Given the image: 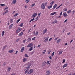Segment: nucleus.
I'll return each mask as SVG.
<instances>
[{"label": "nucleus", "mask_w": 75, "mask_h": 75, "mask_svg": "<svg viewBox=\"0 0 75 75\" xmlns=\"http://www.w3.org/2000/svg\"><path fill=\"white\" fill-rule=\"evenodd\" d=\"M8 7H6L5 8L4 10H7V9H8Z\"/></svg>", "instance_id": "3c124183"}, {"label": "nucleus", "mask_w": 75, "mask_h": 75, "mask_svg": "<svg viewBox=\"0 0 75 75\" xmlns=\"http://www.w3.org/2000/svg\"><path fill=\"white\" fill-rule=\"evenodd\" d=\"M0 6H6V5L4 4H1Z\"/></svg>", "instance_id": "a18cd8bd"}, {"label": "nucleus", "mask_w": 75, "mask_h": 75, "mask_svg": "<svg viewBox=\"0 0 75 75\" xmlns=\"http://www.w3.org/2000/svg\"><path fill=\"white\" fill-rule=\"evenodd\" d=\"M33 69H31L29 70V72H28V75H30V74H31L32 73H33Z\"/></svg>", "instance_id": "20e7f679"}, {"label": "nucleus", "mask_w": 75, "mask_h": 75, "mask_svg": "<svg viewBox=\"0 0 75 75\" xmlns=\"http://www.w3.org/2000/svg\"><path fill=\"white\" fill-rule=\"evenodd\" d=\"M63 16L64 17H66L68 16V15L66 13H64L63 14Z\"/></svg>", "instance_id": "39448f33"}, {"label": "nucleus", "mask_w": 75, "mask_h": 75, "mask_svg": "<svg viewBox=\"0 0 75 75\" xmlns=\"http://www.w3.org/2000/svg\"><path fill=\"white\" fill-rule=\"evenodd\" d=\"M23 62H25V61H27V58H24L23 59Z\"/></svg>", "instance_id": "5701e85b"}, {"label": "nucleus", "mask_w": 75, "mask_h": 75, "mask_svg": "<svg viewBox=\"0 0 75 75\" xmlns=\"http://www.w3.org/2000/svg\"><path fill=\"white\" fill-rule=\"evenodd\" d=\"M28 71H29V69H28L27 70L25 73V74H27V72H28Z\"/></svg>", "instance_id": "cd10ccee"}, {"label": "nucleus", "mask_w": 75, "mask_h": 75, "mask_svg": "<svg viewBox=\"0 0 75 75\" xmlns=\"http://www.w3.org/2000/svg\"><path fill=\"white\" fill-rule=\"evenodd\" d=\"M70 32L68 33L67 34V35H69V34H70Z\"/></svg>", "instance_id": "338daca9"}, {"label": "nucleus", "mask_w": 75, "mask_h": 75, "mask_svg": "<svg viewBox=\"0 0 75 75\" xmlns=\"http://www.w3.org/2000/svg\"><path fill=\"white\" fill-rule=\"evenodd\" d=\"M11 75H15V74L14 73H13Z\"/></svg>", "instance_id": "774afa93"}, {"label": "nucleus", "mask_w": 75, "mask_h": 75, "mask_svg": "<svg viewBox=\"0 0 75 75\" xmlns=\"http://www.w3.org/2000/svg\"><path fill=\"white\" fill-rule=\"evenodd\" d=\"M27 6L26 5H25V8H27Z\"/></svg>", "instance_id": "052dcab7"}, {"label": "nucleus", "mask_w": 75, "mask_h": 75, "mask_svg": "<svg viewBox=\"0 0 75 75\" xmlns=\"http://www.w3.org/2000/svg\"><path fill=\"white\" fill-rule=\"evenodd\" d=\"M45 63H46V62H44L43 63V65H44L45 64Z\"/></svg>", "instance_id": "49530a36"}, {"label": "nucleus", "mask_w": 75, "mask_h": 75, "mask_svg": "<svg viewBox=\"0 0 75 75\" xmlns=\"http://www.w3.org/2000/svg\"><path fill=\"white\" fill-rule=\"evenodd\" d=\"M56 13V12L52 13H51V16H53V15H54V14H55Z\"/></svg>", "instance_id": "4be33fe9"}, {"label": "nucleus", "mask_w": 75, "mask_h": 75, "mask_svg": "<svg viewBox=\"0 0 75 75\" xmlns=\"http://www.w3.org/2000/svg\"><path fill=\"white\" fill-rule=\"evenodd\" d=\"M25 57H28V55H27V54H25Z\"/></svg>", "instance_id": "13d9d810"}, {"label": "nucleus", "mask_w": 75, "mask_h": 75, "mask_svg": "<svg viewBox=\"0 0 75 75\" xmlns=\"http://www.w3.org/2000/svg\"><path fill=\"white\" fill-rule=\"evenodd\" d=\"M46 52V50H44L43 51V54H45V53Z\"/></svg>", "instance_id": "ea45409f"}, {"label": "nucleus", "mask_w": 75, "mask_h": 75, "mask_svg": "<svg viewBox=\"0 0 75 75\" xmlns=\"http://www.w3.org/2000/svg\"><path fill=\"white\" fill-rule=\"evenodd\" d=\"M68 21V20L67 19H66L64 21V23H65L66 22H67Z\"/></svg>", "instance_id": "680f3d73"}, {"label": "nucleus", "mask_w": 75, "mask_h": 75, "mask_svg": "<svg viewBox=\"0 0 75 75\" xmlns=\"http://www.w3.org/2000/svg\"><path fill=\"white\" fill-rule=\"evenodd\" d=\"M34 53V51L32 52L31 53V55H33Z\"/></svg>", "instance_id": "de8ad7c7"}, {"label": "nucleus", "mask_w": 75, "mask_h": 75, "mask_svg": "<svg viewBox=\"0 0 75 75\" xmlns=\"http://www.w3.org/2000/svg\"><path fill=\"white\" fill-rule=\"evenodd\" d=\"M46 64L47 65H50V61H47Z\"/></svg>", "instance_id": "bb28decb"}, {"label": "nucleus", "mask_w": 75, "mask_h": 75, "mask_svg": "<svg viewBox=\"0 0 75 75\" xmlns=\"http://www.w3.org/2000/svg\"><path fill=\"white\" fill-rule=\"evenodd\" d=\"M20 21V19H19L16 22L17 23H18Z\"/></svg>", "instance_id": "a19ab883"}, {"label": "nucleus", "mask_w": 75, "mask_h": 75, "mask_svg": "<svg viewBox=\"0 0 75 75\" xmlns=\"http://www.w3.org/2000/svg\"><path fill=\"white\" fill-rule=\"evenodd\" d=\"M6 65V63H4L3 64V66H5Z\"/></svg>", "instance_id": "09e8293b"}, {"label": "nucleus", "mask_w": 75, "mask_h": 75, "mask_svg": "<svg viewBox=\"0 0 75 75\" xmlns=\"http://www.w3.org/2000/svg\"><path fill=\"white\" fill-rule=\"evenodd\" d=\"M60 41H61V39H58L57 40V43H59V42Z\"/></svg>", "instance_id": "a211bd4d"}, {"label": "nucleus", "mask_w": 75, "mask_h": 75, "mask_svg": "<svg viewBox=\"0 0 75 75\" xmlns=\"http://www.w3.org/2000/svg\"><path fill=\"white\" fill-rule=\"evenodd\" d=\"M67 11V8L65 9V10H64V11Z\"/></svg>", "instance_id": "0e129e2a"}, {"label": "nucleus", "mask_w": 75, "mask_h": 75, "mask_svg": "<svg viewBox=\"0 0 75 75\" xmlns=\"http://www.w3.org/2000/svg\"><path fill=\"white\" fill-rule=\"evenodd\" d=\"M10 69H11V68H10V67H9V68H8L7 69V71H8V72H9L10 71Z\"/></svg>", "instance_id": "c756f323"}, {"label": "nucleus", "mask_w": 75, "mask_h": 75, "mask_svg": "<svg viewBox=\"0 0 75 75\" xmlns=\"http://www.w3.org/2000/svg\"><path fill=\"white\" fill-rule=\"evenodd\" d=\"M24 47H23L21 49V50H20V52H23V51H24Z\"/></svg>", "instance_id": "9b49d317"}, {"label": "nucleus", "mask_w": 75, "mask_h": 75, "mask_svg": "<svg viewBox=\"0 0 75 75\" xmlns=\"http://www.w3.org/2000/svg\"><path fill=\"white\" fill-rule=\"evenodd\" d=\"M47 31V30L46 29L44 30H43V34H45V33H46V32Z\"/></svg>", "instance_id": "2eb2a0df"}, {"label": "nucleus", "mask_w": 75, "mask_h": 75, "mask_svg": "<svg viewBox=\"0 0 75 75\" xmlns=\"http://www.w3.org/2000/svg\"><path fill=\"white\" fill-rule=\"evenodd\" d=\"M52 38H50L49 40V41H51V40H52Z\"/></svg>", "instance_id": "6e6d98bb"}, {"label": "nucleus", "mask_w": 75, "mask_h": 75, "mask_svg": "<svg viewBox=\"0 0 75 75\" xmlns=\"http://www.w3.org/2000/svg\"><path fill=\"white\" fill-rule=\"evenodd\" d=\"M18 52V51H16L15 54H17Z\"/></svg>", "instance_id": "69168bd1"}, {"label": "nucleus", "mask_w": 75, "mask_h": 75, "mask_svg": "<svg viewBox=\"0 0 75 75\" xmlns=\"http://www.w3.org/2000/svg\"><path fill=\"white\" fill-rule=\"evenodd\" d=\"M54 54H55V52H54L51 54L52 57H53L54 55Z\"/></svg>", "instance_id": "2f4dec72"}, {"label": "nucleus", "mask_w": 75, "mask_h": 75, "mask_svg": "<svg viewBox=\"0 0 75 75\" xmlns=\"http://www.w3.org/2000/svg\"><path fill=\"white\" fill-rule=\"evenodd\" d=\"M25 41H26V39H25V40H24L23 42H24H24H25Z\"/></svg>", "instance_id": "603ef678"}, {"label": "nucleus", "mask_w": 75, "mask_h": 75, "mask_svg": "<svg viewBox=\"0 0 75 75\" xmlns=\"http://www.w3.org/2000/svg\"><path fill=\"white\" fill-rule=\"evenodd\" d=\"M34 19H32L30 20V21H29V23H31L32 21H34Z\"/></svg>", "instance_id": "79ce46f5"}, {"label": "nucleus", "mask_w": 75, "mask_h": 75, "mask_svg": "<svg viewBox=\"0 0 75 75\" xmlns=\"http://www.w3.org/2000/svg\"><path fill=\"white\" fill-rule=\"evenodd\" d=\"M4 34V31H3L2 32V37H3V36Z\"/></svg>", "instance_id": "c85d7f7f"}, {"label": "nucleus", "mask_w": 75, "mask_h": 75, "mask_svg": "<svg viewBox=\"0 0 75 75\" xmlns=\"http://www.w3.org/2000/svg\"><path fill=\"white\" fill-rule=\"evenodd\" d=\"M18 41H19V39H18L16 40V42H18Z\"/></svg>", "instance_id": "4d7b16f0"}, {"label": "nucleus", "mask_w": 75, "mask_h": 75, "mask_svg": "<svg viewBox=\"0 0 75 75\" xmlns=\"http://www.w3.org/2000/svg\"><path fill=\"white\" fill-rule=\"evenodd\" d=\"M46 74H50V71H46Z\"/></svg>", "instance_id": "393cba45"}, {"label": "nucleus", "mask_w": 75, "mask_h": 75, "mask_svg": "<svg viewBox=\"0 0 75 75\" xmlns=\"http://www.w3.org/2000/svg\"><path fill=\"white\" fill-rule=\"evenodd\" d=\"M29 1H30V0H26L25 1V2H26L27 3H28Z\"/></svg>", "instance_id": "72a5a7b5"}, {"label": "nucleus", "mask_w": 75, "mask_h": 75, "mask_svg": "<svg viewBox=\"0 0 75 75\" xmlns=\"http://www.w3.org/2000/svg\"><path fill=\"white\" fill-rule=\"evenodd\" d=\"M23 34V32H21L19 34L18 36H22Z\"/></svg>", "instance_id": "ddd939ff"}, {"label": "nucleus", "mask_w": 75, "mask_h": 75, "mask_svg": "<svg viewBox=\"0 0 75 75\" xmlns=\"http://www.w3.org/2000/svg\"><path fill=\"white\" fill-rule=\"evenodd\" d=\"M52 58V57L51 56H50L49 57V58L50 59H52L51 58Z\"/></svg>", "instance_id": "8fccbe9b"}, {"label": "nucleus", "mask_w": 75, "mask_h": 75, "mask_svg": "<svg viewBox=\"0 0 75 75\" xmlns=\"http://www.w3.org/2000/svg\"><path fill=\"white\" fill-rule=\"evenodd\" d=\"M31 29H29L28 31V33H29L30 32V31H31Z\"/></svg>", "instance_id": "864d4df0"}, {"label": "nucleus", "mask_w": 75, "mask_h": 75, "mask_svg": "<svg viewBox=\"0 0 75 75\" xmlns=\"http://www.w3.org/2000/svg\"><path fill=\"white\" fill-rule=\"evenodd\" d=\"M35 3H34V4H33L31 6V7H33V6H35Z\"/></svg>", "instance_id": "4c0bfd02"}, {"label": "nucleus", "mask_w": 75, "mask_h": 75, "mask_svg": "<svg viewBox=\"0 0 75 75\" xmlns=\"http://www.w3.org/2000/svg\"><path fill=\"white\" fill-rule=\"evenodd\" d=\"M41 8H42V9H43V10H44V9H45V5H44V3H42L41 5Z\"/></svg>", "instance_id": "f257e3e1"}, {"label": "nucleus", "mask_w": 75, "mask_h": 75, "mask_svg": "<svg viewBox=\"0 0 75 75\" xmlns=\"http://www.w3.org/2000/svg\"><path fill=\"white\" fill-rule=\"evenodd\" d=\"M13 51H14V50H9L8 52L9 53H12V52H13Z\"/></svg>", "instance_id": "dca6fc26"}, {"label": "nucleus", "mask_w": 75, "mask_h": 75, "mask_svg": "<svg viewBox=\"0 0 75 75\" xmlns=\"http://www.w3.org/2000/svg\"><path fill=\"white\" fill-rule=\"evenodd\" d=\"M48 38H49V37H47L46 39H45V40H44V42H47V41H48Z\"/></svg>", "instance_id": "f8f14e48"}, {"label": "nucleus", "mask_w": 75, "mask_h": 75, "mask_svg": "<svg viewBox=\"0 0 75 75\" xmlns=\"http://www.w3.org/2000/svg\"><path fill=\"white\" fill-rule=\"evenodd\" d=\"M23 24L21 23L20 25H19V26L20 27H23Z\"/></svg>", "instance_id": "58836bf2"}, {"label": "nucleus", "mask_w": 75, "mask_h": 75, "mask_svg": "<svg viewBox=\"0 0 75 75\" xmlns=\"http://www.w3.org/2000/svg\"><path fill=\"white\" fill-rule=\"evenodd\" d=\"M12 26L13 24H12L9 26V29H11V28H12Z\"/></svg>", "instance_id": "f3484780"}, {"label": "nucleus", "mask_w": 75, "mask_h": 75, "mask_svg": "<svg viewBox=\"0 0 75 75\" xmlns=\"http://www.w3.org/2000/svg\"><path fill=\"white\" fill-rule=\"evenodd\" d=\"M52 5L48 6L47 7L48 9H49V10H50V9H51V8H52Z\"/></svg>", "instance_id": "9d476101"}, {"label": "nucleus", "mask_w": 75, "mask_h": 75, "mask_svg": "<svg viewBox=\"0 0 75 75\" xmlns=\"http://www.w3.org/2000/svg\"><path fill=\"white\" fill-rule=\"evenodd\" d=\"M51 50H49V51L48 52V55H49V54H50V53H51Z\"/></svg>", "instance_id": "c9c22d12"}, {"label": "nucleus", "mask_w": 75, "mask_h": 75, "mask_svg": "<svg viewBox=\"0 0 75 75\" xmlns=\"http://www.w3.org/2000/svg\"><path fill=\"white\" fill-rule=\"evenodd\" d=\"M63 52V51L62 50L60 52H59V55H61L62 53V52Z\"/></svg>", "instance_id": "412c9836"}, {"label": "nucleus", "mask_w": 75, "mask_h": 75, "mask_svg": "<svg viewBox=\"0 0 75 75\" xmlns=\"http://www.w3.org/2000/svg\"><path fill=\"white\" fill-rule=\"evenodd\" d=\"M13 19H10V23H13Z\"/></svg>", "instance_id": "7c9ffc66"}, {"label": "nucleus", "mask_w": 75, "mask_h": 75, "mask_svg": "<svg viewBox=\"0 0 75 75\" xmlns=\"http://www.w3.org/2000/svg\"><path fill=\"white\" fill-rule=\"evenodd\" d=\"M21 31V29H18L16 30V33H18Z\"/></svg>", "instance_id": "0eeeda50"}, {"label": "nucleus", "mask_w": 75, "mask_h": 75, "mask_svg": "<svg viewBox=\"0 0 75 75\" xmlns=\"http://www.w3.org/2000/svg\"><path fill=\"white\" fill-rule=\"evenodd\" d=\"M57 22V21L56 19H54L53 20V22L52 23V24H56Z\"/></svg>", "instance_id": "f03ea898"}, {"label": "nucleus", "mask_w": 75, "mask_h": 75, "mask_svg": "<svg viewBox=\"0 0 75 75\" xmlns=\"http://www.w3.org/2000/svg\"><path fill=\"white\" fill-rule=\"evenodd\" d=\"M38 32L37 31H36L35 33L36 35H38Z\"/></svg>", "instance_id": "37998d69"}, {"label": "nucleus", "mask_w": 75, "mask_h": 75, "mask_svg": "<svg viewBox=\"0 0 75 75\" xmlns=\"http://www.w3.org/2000/svg\"><path fill=\"white\" fill-rule=\"evenodd\" d=\"M12 3V4H16V0H13Z\"/></svg>", "instance_id": "4468645a"}, {"label": "nucleus", "mask_w": 75, "mask_h": 75, "mask_svg": "<svg viewBox=\"0 0 75 75\" xmlns=\"http://www.w3.org/2000/svg\"><path fill=\"white\" fill-rule=\"evenodd\" d=\"M30 67H31V65H29L28 66L26 67V68H27V69L30 68Z\"/></svg>", "instance_id": "f704fd0d"}, {"label": "nucleus", "mask_w": 75, "mask_h": 75, "mask_svg": "<svg viewBox=\"0 0 75 75\" xmlns=\"http://www.w3.org/2000/svg\"><path fill=\"white\" fill-rule=\"evenodd\" d=\"M33 46V44L32 43H29L27 46V47L28 48L29 47H32Z\"/></svg>", "instance_id": "7ed1b4c3"}, {"label": "nucleus", "mask_w": 75, "mask_h": 75, "mask_svg": "<svg viewBox=\"0 0 75 75\" xmlns=\"http://www.w3.org/2000/svg\"><path fill=\"white\" fill-rule=\"evenodd\" d=\"M35 39V37H34V38H32V40H34Z\"/></svg>", "instance_id": "c03bdc74"}, {"label": "nucleus", "mask_w": 75, "mask_h": 75, "mask_svg": "<svg viewBox=\"0 0 75 75\" xmlns=\"http://www.w3.org/2000/svg\"><path fill=\"white\" fill-rule=\"evenodd\" d=\"M57 4H55L54 5V6L55 8L57 7Z\"/></svg>", "instance_id": "bf43d9fd"}, {"label": "nucleus", "mask_w": 75, "mask_h": 75, "mask_svg": "<svg viewBox=\"0 0 75 75\" xmlns=\"http://www.w3.org/2000/svg\"><path fill=\"white\" fill-rule=\"evenodd\" d=\"M31 41V38H29L28 39V42H29Z\"/></svg>", "instance_id": "b1692460"}, {"label": "nucleus", "mask_w": 75, "mask_h": 75, "mask_svg": "<svg viewBox=\"0 0 75 75\" xmlns=\"http://www.w3.org/2000/svg\"><path fill=\"white\" fill-rule=\"evenodd\" d=\"M9 24H10V23H9V22H8L7 24V25H9Z\"/></svg>", "instance_id": "e2e57ef3"}, {"label": "nucleus", "mask_w": 75, "mask_h": 75, "mask_svg": "<svg viewBox=\"0 0 75 75\" xmlns=\"http://www.w3.org/2000/svg\"><path fill=\"white\" fill-rule=\"evenodd\" d=\"M71 10H69V11H68L67 12V13L68 14H70L71 13Z\"/></svg>", "instance_id": "6ab92c4d"}, {"label": "nucleus", "mask_w": 75, "mask_h": 75, "mask_svg": "<svg viewBox=\"0 0 75 75\" xmlns=\"http://www.w3.org/2000/svg\"><path fill=\"white\" fill-rule=\"evenodd\" d=\"M18 15V13H17L14 16V17H16Z\"/></svg>", "instance_id": "a878e982"}, {"label": "nucleus", "mask_w": 75, "mask_h": 75, "mask_svg": "<svg viewBox=\"0 0 75 75\" xmlns=\"http://www.w3.org/2000/svg\"><path fill=\"white\" fill-rule=\"evenodd\" d=\"M68 65V64L66 63L64 64V65H63V68H64L65 67H67Z\"/></svg>", "instance_id": "423d86ee"}, {"label": "nucleus", "mask_w": 75, "mask_h": 75, "mask_svg": "<svg viewBox=\"0 0 75 75\" xmlns=\"http://www.w3.org/2000/svg\"><path fill=\"white\" fill-rule=\"evenodd\" d=\"M44 6H47V2H45L44 3Z\"/></svg>", "instance_id": "e433bc0d"}, {"label": "nucleus", "mask_w": 75, "mask_h": 75, "mask_svg": "<svg viewBox=\"0 0 75 75\" xmlns=\"http://www.w3.org/2000/svg\"><path fill=\"white\" fill-rule=\"evenodd\" d=\"M54 3V1H53L51 2L50 4H51V5H52V4Z\"/></svg>", "instance_id": "473e14b6"}, {"label": "nucleus", "mask_w": 75, "mask_h": 75, "mask_svg": "<svg viewBox=\"0 0 75 75\" xmlns=\"http://www.w3.org/2000/svg\"><path fill=\"white\" fill-rule=\"evenodd\" d=\"M37 13H34L32 15V17H33V18H34V17H36V16H37Z\"/></svg>", "instance_id": "6e6552de"}, {"label": "nucleus", "mask_w": 75, "mask_h": 75, "mask_svg": "<svg viewBox=\"0 0 75 75\" xmlns=\"http://www.w3.org/2000/svg\"><path fill=\"white\" fill-rule=\"evenodd\" d=\"M33 47H31L29 50V51H31L32 50H33Z\"/></svg>", "instance_id": "aec40b11"}, {"label": "nucleus", "mask_w": 75, "mask_h": 75, "mask_svg": "<svg viewBox=\"0 0 75 75\" xmlns=\"http://www.w3.org/2000/svg\"><path fill=\"white\" fill-rule=\"evenodd\" d=\"M65 62V59H64L62 62V63H64Z\"/></svg>", "instance_id": "5fc2aeb1"}, {"label": "nucleus", "mask_w": 75, "mask_h": 75, "mask_svg": "<svg viewBox=\"0 0 75 75\" xmlns=\"http://www.w3.org/2000/svg\"><path fill=\"white\" fill-rule=\"evenodd\" d=\"M8 10H7L6 11L4 12L3 13V15H4L6 14V13H8Z\"/></svg>", "instance_id": "1a4fd4ad"}]
</instances>
